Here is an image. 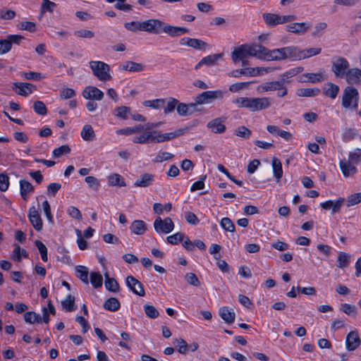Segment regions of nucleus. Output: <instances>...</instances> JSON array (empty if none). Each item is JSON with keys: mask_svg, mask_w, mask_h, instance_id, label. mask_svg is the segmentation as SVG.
Returning a JSON list of instances; mask_svg holds the SVG:
<instances>
[{"mask_svg": "<svg viewBox=\"0 0 361 361\" xmlns=\"http://www.w3.org/2000/svg\"><path fill=\"white\" fill-rule=\"evenodd\" d=\"M296 47L290 46L270 50L267 48L264 60L266 61H281L287 59L294 60L297 56Z\"/></svg>", "mask_w": 361, "mask_h": 361, "instance_id": "nucleus-1", "label": "nucleus"}, {"mask_svg": "<svg viewBox=\"0 0 361 361\" xmlns=\"http://www.w3.org/2000/svg\"><path fill=\"white\" fill-rule=\"evenodd\" d=\"M359 92L353 86H347L342 95L341 104L344 109L356 110L358 107Z\"/></svg>", "mask_w": 361, "mask_h": 361, "instance_id": "nucleus-2", "label": "nucleus"}, {"mask_svg": "<svg viewBox=\"0 0 361 361\" xmlns=\"http://www.w3.org/2000/svg\"><path fill=\"white\" fill-rule=\"evenodd\" d=\"M90 67L92 73L101 81H107L111 79V75L109 73V66L100 61H91L90 62Z\"/></svg>", "mask_w": 361, "mask_h": 361, "instance_id": "nucleus-3", "label": "nucleus"}, {"mask_svg": "<svg viewBox=\"0 0 361 361\" xmlns=\"http://www.w3.org/2000/svg\"><path fill=\"white\" fill-rule=\"evenodd\" d=\"M185 129H177L173 132L161 134L157 130H153L152 142H163L171 140L176 137L183 135L185 133Z\"/></svg>", "mask_w": 361, "mask_h": 361, "instance_id": "nucleus-4", "label": "nucleus"}, {"mask_svg": "<svg viewBox=\"0 0 361 361\" xmlns=\"http://www.w3.org/2000/svg\"><path fill=\"white\" fill-rule=\"evenodd\" d=\"M223 92L221 90L206 91L196 96L195 101L197 104H204L212 102L216 99H221Z\"/></svg>", "mask_w": 361, "mask_h": 361, "instance_id": "nucleus-5", "label": "nucleus"}, {"mask_svg": "<svg viewBox=\"0 0 361 361\" xmlns=\"http://www.w3.org/2000/svg\"><path fill=\"white\" fill-rule=\"evenodd\" d=\"M165 23L159 19H149L144 21V31L154 35H159L164 31Z\"/></svg>", "mask_w": 361, "mask_h": 361, "instance_id": "nucleus-6", "label": "nucleus"}, {"mask_svg": "<svg viewBox=\"0 0 361 361\" xmlns=\"http://www.w3.org/2000/svg\"><path fill=\"white\" fill-rule=\"evenodd\" d=\"M349 70V63L343 57H338L333 61L332 71L336 77L343 78Z\"/></svg>", "mask_w": 361, "mask_h": 361, "instance_id": "nucleus-7", "label": "nucleus"}, {"mask_svg": "<svg viewBox=\"0 0 361 361\" xmlns=\"http://www.w3.org/2000/svg\"><path fill=\"white\" fill-rule=\"evenodd\" d=\"M154 228L157 232L166 234L173 230L174 224L169 217H166L164 219L157 217L154 221Z\"/></svg>", "mask_w": 361, "mask_h": 361, "instance_id": "nucleus-8", "label": "nucleus"}, {"mask_svg": "<svg viewBox=\"0 0 361 361\" xmlns=\"http://www.w3.org/2000/svg\"><path fill=\"white\" fill-rule=\"evenodd\" d=\"M270 105V99L268 97H250L248 109L250 110L251 111H261L269 108Z\"/></svg>", "mask_w": 361, "mask_h": 361, "instance_id": "nucleus-9", "label": "nucleus"}, {"mask_svg": "<svg viewBox=\"0 0 361 361\" xmlns=\"http://www.w3.org/2000/svg\"><path fill=\"white\" fill-rule=\"evenodd\" d=\"M35 85L28 82H16L13 83L12 90L18 95L27 97L30 94Z\"/></svg>", "mask_w": 361, "mask_h": 361, "instance_id": "nucleus-10", "label": "nucleus"}, {"mask_svg": "<svg viewBox=\"0 0 361 361\" xmlns=\"http://www.w3.org/2000/svg\"><path fill=\"white\" fill-rule=\"evenodd\" d=\"M361 344V339L357 331L349 332L345 338V345L348 351L356 350Z\"/></svg>", "mask_w": 361, "mask_h": 361, "instance_id": "nucleus-11", "label": "nucleus"}, {"mask_svg": "<svg viewBox=\"0 0 361 361\" xmlns=\"http://www.w3.org/2000/svg\"><path fill=\"white\" fill-rule=\"evenodd\" d=\"M83 97L89 100L101 101L104 97V93L94 86L86 87L82 93Z\"/></svg>", "mask_w": 361, "mask_h": 361, "instance_id": "nucleus-12", "label": "nucleus"}, {"mask_svg": "<svg viewBox=\"0 0 361 361\" xmlns=\"http://www.w3.org/2000/svg\"><path fill=\"white\" fill-rule=\"evenodd\" d=\"M127 286L139 296H145V291L142 284L133 276H128L126 278Z\"/></svg>", "mask_w": 361, "mask_h": 361, "instance_id": "nucleus-13", "label": "nucleus"}, {"mask_svg": "<svg viewBox=\"0 0 361 361\" xmlns=\"http://www.w3.org/2000/svg\"><path fill=\"white\" fill-rule=\"evenodd\" d=\"M28 218L31 224L36 231H39L42 229V220L38 211L34 206L30 207L29 209Z\"/></svg>", "mask_w": 361, "mask_h": 361, "instance_id": "nucleus-14", "label": "nucleus"}, {"mask_svg": "<svg viewBox=\"0 0 361 361\" xmlns=\"http://www.w3.org/2000/svg\"><path fill=\"white\" fill-rule=\"evenodd\" d=\"M249 56L247 44H241L240 46L235 48L231 53V59L234 63L245 59Z\"/></svg>", "mask_w": 361, "mask_h": 361, "instance_id": "nucleus-15", "label": "nucleus"}, {"mask_svg": "<svg viewBox=\"0 0 361 361\" xmlns=\"http://www.w3.org/2000/svg\"><path fill=\"white\" fill-rule=\"evenodd\" d=\"M224 121L225 119L223 118H216L208 122L207 127L214 133L221 134L226 130Z\"/></svg>", "mask_w": 361, "mask_h": 361, "instance_id": "nucleus-16", "label": "nucleus"}, {"mask_svg": "<svg viewBox=\"0 0 361 361\" xmlns=\"http://www.w3.org/2000/svg\"><path fill=\"white\" fill-rule=\"evenodd\" d=\"M354 164L348 159H343L340 160L339 166L345 177H350L357 173V168Z\"/></svg>", "mask_w": 361, "mask_h": 361, "instance_id": "nucleus-17", "label": "nucleus"}, {"mask_svg": "<svg viewBox=\"0 0 361 361\" xmlns=\"http://www.w3.org/2000/svg\"><path fill=\"white\" fill-rule=\"evenodd\" d=\"M189 30L186 27L173 26L165 23L163 32L171 37H176L188 33Z\"/></svg>", "mask_w": 361, "mask_h": 361, "instance_id": "nucleus-18", "label": "nucleus"}, {"mask_svg": "<svg viewBox=\"0 0 361 361\" xmlns=\"http://www.w3.org/2000/svg\"><path fill=\"white\" fill-rule=\"evenodd\" d=\"M311 27L310 23H294L286 26L287 31L298 35L305 34Z\"/></svg>", "mask_w": 361, "mask_h": 361, "instance_id": "nucleus-19", "label": "nucleus"}, {"mask_svg": "<svg viewBox=\"0 0 361 361\" xmlns=\"http://www.w3.org/2000/svg\"><path fill=\"white\" fill-rule=\"evenodd\" d=\"M247 49L250 56L257 57V59L264 60L267 47L258 44L252 45L247 44Z\"/></svg>", "mask_w": 361, "mask_h": 361, "instance_id": "nucleus-20", "label": "nucleus"}, {"mask_svg": "<svg viewBox=\"0 0 361 361\" xmlns=\"http://www.w3.org/2000/svg\"><path fill=\"white\" fill-rule=\"evenodd\" d=\"M345 78L348 84L361 85V70L359 68L349 69Z\"/></svg>", "mask_w": 361, "mask_h": 361, "instance_id": "nucleus-21", "label": "nucleus"}, {"mask_svg": "<svg viewBox=\"0 0 361 361\" xmlns=\"http://www.w3.org/2000/svg\"><path fill=\"white\" fill-rule=\"evenodd\" d=\"M223 56V54H215L207 56L202 58L200 61L195 66V69H199L202 66H214L216 62L220 60Z\"/></svg>", "mask_w": 361, "mask_h": 361, "instance_id": "nucleus-22", "label": "nucleus"}, {"mask_svg": "<svg viewBox=\"0 0 361 361\" xmlns=\"http://www.w3.org/2000/svg\"><path fill=\"white\" fill-rule=\"evenodd\" d=\"M154 181V175L152 173H144L136 180L134 185L136 187L147 188L153 184Z\"/></svg>", "mask_w": 361, "mask_h": 361, "instance_id": "nucleus-23", "label": "nucleus"}, {"mask_svg": "<svg viewBox=\"0 0 361 361\" xmlns=\"http://www.w3.org/2000/svg\"><path fill=\"white\" fill-rule=\"evenodd\" d=\"M297 56L294 57V60L304 59L310 56H316L321 53V48H309L304 50H300L296 47Z\"/></svg>", "mask_w": 361, "mask_h": 361, "instance_id": "nucleus-24", "label": "nucleus"}, {"mask_svg": "<svg viewBox=\"0 0 361 361\" xmlns=\"http://www.w3.org/2000/svg\"><path fill=\"white\" fill-rule=\"evenodd\" d=\"M343 202L344 199L340 197L335 202L332 200H328L324 202H322L320 206L324 209H332V212L335 213L339 212Z\"/></svg>", "mask_w": 361, "mask_h": 361, "instance_id": "nucleus-25", "label": "nucleus"}, {"mask_svg": "<svg viewBox=\"0 0 361 361\" xmlns=\"http://www.w3.org/2000/svg\"><path fill=\"white\" fill-rule=\"evenodd\" d=\"M271 166L274 177L275 178L276 182L279 183L283 176L281 161L279 159L274 157L271 160Z\"/></svg>", "mask_w": 361, "mask_h": 361, "instance_id": "nucleus-26", "label": "nucleus"}, {"mask_svg": "<svg viewBox=\"0 0 361 361\" xmlns=\"http://www.w3.org/2000/svg\"><path fill=\"white\" fill-rule=\"evenodd\" d=\"M262 18L269 27H274L280 23V15L271 13H264L262 14Z\"/></svg>", "mask_w": 361, "mask_h": 361, "instance_id": "nucleus-27", "label": "nucleus"}, {"mask_svg": "<svg viewBox=\"0 0 361 361\" xmlns=\"http://www.w3.org/2000/svg\"><path fill=\"white\" fill-rule=\"evenodd\" d=\"M120 69L130 72H141L145 69V66L140 63L126 61L120 66Z\"/></svg>", "mask_w": 361, "mask_h": 361, "instance_id": "nucleus-28", "label": "nucleus"}, {"mask_svg": "<svg viewBox=\"0 0 361 361\" xmlns=\"http://www.w3.org/2000/svg\"><path fill=\"white\" fill-rule=\"evenodd\" d=\"M34 189L35 188L31 183L25 180H20V192L24 200H27L28 194L32 192Z\"/></svg>", "mask_w": 361, "mask_h": 361, "instance_id": "nucleus-29", "label": "nucleus"}, {"mask_svg": "<svg viewBox=\"0 0 361 361\" xmlns=\"http://www.w3.org/2000/svg\"><path fill=\"white\" fill-rule=\"evenodd\" d=\"M323 92L326 97L335 99L339 92V87L332 82H327L323 87Z\"/></svg>", "mask_w": 361, "mask_h": 361, "instance_id": "nucleus-30", "label": "nucleus"}, {"mask_svg": "<svg viewBox=\"0 0 361 361\" xmlns=\"http://www.w3.org/2000/svg\"><path fill=\"white\" fill-rule=\"evenodd\" d=\"M281 84L279 81H271L261 84L257 90L259 92H264L269 91L281 90Z\"/></svg>", "mask_w": 361, "mask_h": 361, "instance_id": "nucleus-31", "label": "nucleus"}, {"mask_svg": "<svg viewBox=\"0 0 361 361\" xmlns=\"http://www.w3.org/2000/svg\"><path fill=\"white\" fill-rule=\"evenodd\" d=\"M219 315L221 318L228 324H232L235 320V313L233 310L227 307L220 308Z\"/></svg>", "mask_w": 361, "mask_h": 361, "instance_id": "nucleus-32", "label": "nucleus"}, {"mask_svg": "<svg viewBox=\"0 0 361 361\" xmlns=\"http://www.w3.org/2000/svg\"><path fill=\"white\" fill-rule=\"evenodd\" d=\"M275 70L274 68L271 67H256V68H247L248 76L255 77L261 75L265 73H269Z\"/></svg>", "mask_w": 361, "mask_h": 361, "instance_id": "nucleus-33", "label": "nucleus"}, {"mask_svg": "<svg viewBox=\"0 0 361 361\" xmlns=\"http://www.w3.org/2000/svg\"><path fill=\"white\" fill-rule=\"evenodd\" d=\"M130 228L133 233L136 235H142L145 232L147 226L145 221L142 220H135L132 223Z\"/></svg>", "mask_w": 361, "mask_h": 361, "instance_id": "nucleus-34", "label": "nucleus"}, {"mask_svg": "<svg viewBox=\"0 0 361 361\" xmlns=\"http://www.w3.org/2000/svg\"><path fill=\"white\" fill-rule=\"evenodd\" d=\"M105 276V287L106 288L114 293H116L119 290V284L117 281L114 278H110L109 274L106 273Z\"/></svg>", "mask_w": 361, "mask_h": 361, "instance_id": "nucleus-35", "label": "nucleus"}, {"mask_svg": "<svg viewBox=\"0 0 361 361\" xmlns=\"http://www.w3.org/2000/svg\"><path fill=\"white\" fill-rule=\"evenodd\" d=\"M103 306L106 310L115 312L120 309L121 304L117 298L111 297L104 302Z\"/></svg>", "mask_w": 361, "mask_h": 361, "instance_id": "nucleus-36", "label": "nucleus"}, {"mask_svg": "<svg viewBox=\"0 0 361 361\" xmlns=\"http://www.w3.org/2000/svg\"><path fill=\"white\" fill-rule=\"evenodd\" d=\"M108 181L109 185L124 187L126 183L122 176L118 173H112L108 176Z\"/></svg>", "mask_w": 361, "mask_h": 361, "instance_id": "nucleus-37", "label": "nucleus"}, {"mask_svg": "<svg viewBox=\"0 0 361 361\" xmlns=\"http://www.w3.org/2000/svg\"><path fill=\"white\" fill-rule=\"evenodd\" d=\"M322 80V73H305L300 76V82H311L315 83L320 82Z\"/></svg>", "mask_w": 361, "mask_h": 361, "instance_id": "nucleus-38", "label": "nucleus"}, {"mask_svg": "<svg viewBox=\"0 0 361 361\" xmlns=\"http://www.w3.org/2000/svg\"><path fill=\"white\" fill-rule=\"evenodd\" d=\"M153 131L147 130L142 134L134 137L133 143L145 144L147 142H152Z\"/></svg>", "mask_w": 361, "mask_h": 361, "instance_id": "nucleus-39", "label": "nucleus"}, {"mask_svg": "<svg viewBox=\"0 0 361 361\" xmlns=\"http://www.w3.org/2000/svg\"><path fill=\"white\" fill-rule=\"evenodd\" d=\"M81 137L84 140L90 141L94 139L95 133L90 125H85L81 131Z\"/></svg>", "mask_w": 361, "mask_h": 361, "instance_id": "nucleus-40", "label": "nucleus"}, {"mask_svg": "<svg viewBox=\"0 0 361 361\" xmlns=\"http://www.w3.org/2000/svg\"><path fill=\"white\" fill-rule=\"evenodd\" d=\"M24 319L27 323L29 324H40L42 322V317L40 314H37L35 312L30 311L24 314Z\"/></svg>", "mask_w": 361, "mask_h": 361, "instance_id": "nucleus-41", "label": "nucleus"}, {"mask_svg": "<svg viewBox=\"0 0 361 361\" xmlns=\"http://www.w3.org/2000/svg\"><path fill=\"white\" fill-rule=\"evenodd\" d=\"M75 271L77 273V276L85 284H88L89 280H88V269L86 267L84 266H77L75 267Z\"/></svg>", "mask_w": 361, "mask_h": 361, "instance_id": "nucleus-42", "label": "nucleus"}, {"mask_svg": "<svg viewBox=\"0 0 361 361\" xmlns=\"http://www.w3.org/2000/svg\"><path fill=\"white\" fill-rule=\"evenodd\" d=\"M320 92L318 88H301L297 92V94L300 97H315Z\"/></svg>", "mask_w": 361, "mask_h": 361, "instance_id": "nucleus-43", "label": "nucleus"}, {"mask_svg": "<svg viewBox=\"0 0 361 361\" xmlns=\"http://www.w3.org/2000/svg\"><path fill=\"white\" fill-rule=\"evenodd\" d=\"M124 27L128 30L132 32L144 31V21H131L129 23H126Z\"/></svg>", "mask_w": 361, "mask_h": 361, "instance_id": "nucleus-44", "label": "nucleus"}, {"mask_svg": "<svg viewBox=\"0 0 361 361\" xmlns=\"http://www.w3.org/2000/svg\"><path fill=\"white\" fill-rule=\"evenodd\" d=\"M173 345L177 350L181 354H185L188 352V345L183 338H176L173 341Z\"/></svg>", "mask_w": 361, "mask_h": 361, "instance_id": "nucleus-45", "label": "nucleus"}, {"mask_svg": "<svg viewBox=\"0 0 361 361\" xmlns=\"http://www.w3.org/2000/svg\"><path fill=\"white\" fill-rule=\"evenodd\" d=\"M130 114V108L125 106L117 107L114 110V115L122 119H127Z\"/></svg>", "mask_w": 361, "mask_h": 361, "instance_id": "nucleus-46", "label": "nucleus"}, {"mask_svg": "<svg viewBox=\"0 0 361 361\" xmlns=\"http://www.w3.org/2000/svg\"><path fill=\"white\" fill-rule=\"evenodd\" d=\"M74 303H75V298L71 295H68L66 297V298L61 302L63 308L65 309L66 311L69 312L75 310Z\"/></svg>", "mask_w": 361, "mask_h": 361, "instance_id": "nucleus-47", "label": "nucleus"}, {"mask_svg": "<svg viewBox=\"0 0 361 361\" xmlns=\"http://www.w3.org/2000/svg\"><path fill=\"white\" fill-rule=\"evenodd\" d=\"M165 103L164 99H157L153 100H146L143 102L142 104L147 107H151L154 109H158L161 107Z\"/></svg>", "mask_w": 361, "mask_h": 361, "instance_id": "nucleus-48", "label": "nucleus"}, {"mask_svg": "<svg viewBox=\"0 0 361 361\" xmlns=\"http://www.w3.org/2000/svg\"><path fill=\"white\" fill-rule=\"evenodd\" d=\"M90 281L95 288H100L102 286V276L98 272H92L90 274Z\"/></svg>", "mask_w": 361, "mask_h": 361, "instance_id": "nucleus-49", "label": "nucleus"}, {"mask_svg": "<svg viewBox=\"0 0 361 361\" xmlns=\"http://www.w3.org/2000/svg\"><path fill=\"white\" fill-rule=\"evenodd\" d=\"M70 152V147L68 145H64L53 150V157L57 159L64 154H69Z\"/></svg>", "mask_w": 361, "mask_h": 361, "instance_id": "nucleus-50", "label": "nucleus"}, {"mask_svg": "<svg viewBox=\"0 0 361 361\" xmlns=\"http://www.w3.org/2000/svg\"><path fill=\"white\" fill-rule=\"evenodd\" d=\"M35 243L40 253L42 261L44 262H47V248L46 245L39 240H36Z\"/></svg>", "mask_w": 361, "mask_h": 361, "instance_id": "nucleus-51", "label": "nucleus"}, {"mask_svg": "<svg viewBox=\"0 0 361 361\" xmlns=\"http://www.w3.org/2000/svg\"><path fill=\"white\" fill-rule=\"evenodd\" d=\"M173 157V154L166 152H159L154 159H152L154 163H161L164 161L169 160Z\"/></svg>", "mask_w": 361, "mask_h": 361, "instance_id": "nucleus-52", "label": "nucleus"}, {"mask_svg": "<svg viewBox=\"0 0 361 361\" xmlns=\"http://www.w3.org/2000/svg\"><path fill=\"white\" fill-rule=\"evenodd\" d=\"M74 35L78 38H87L91 39L94 37V32L86 30V29H80L77 30L74 32Z\"/></svg>", "mask_w": 361, "mask_h": 361, "instance_id": "nucleus-53", "label": "nucleus"}, {"mask_svg": "<svg viewBox=\"0 0 361 361\" xmlns=\"http://www.w3.org/2000/svg\"><path fill=\"white\" fill-rule=\"evenodd\" d=\"M221 226L226 231L234 232L235 226L233 221L228 217H224L221 220Z\"/></svg>", "mask_w": 361, "mask_h": 361, "instance_id": "nucleus-54", "label": "nucleus"}, {"mask_svg": "<svg viewBox=\"0 0 361 361\" xmlns=\"http://www.w3.org/2000/svg\"><path fill=\"white\" fill-rule=\"evenodd\" d=\"M21 75L26 80H32L35 81H39L44 78L41 73L32 71L23 73Z\"/></svg>", "mask_w": 361, "mask_h": 361, "instance_id": "nucleus-55", "label": "nucleus"}, {"mask_svg": "<svg viewBox=\"0 0 361 361\" xmlns=\"http://www.w3.org/2000/svg\"><path fill=\"white\" fill-rule=\"evenodd\" d=\"M144 310L146 315L151 319H155L159 315L158 310L153 305H144Z\"/></svg>", "mask_w": 361, "mask_h": 361, "instance_id": "nucleus-56", "label": "nucleus"}, {"mask_svg": "<svg viewBox=\"0 0 361 361\" xmlns=\"http://www.w3.org/2000/svg\"><path fill=\"white\" fill-rule=\"evenodd\" d=\"M185 235L183 233L178 232L172 235H169L166 238V240L171 245H176L179 242L183 241Z\"/></svg>", "mask_w": 361, "mask_h": 361, "instance_id": "nucleus-57", "label": "nucleus"}, {"mask_svg": "<svg viewBox=\"0 0 361 361\" xmlns=\"http://www.w3.org/2000/svg\"><path fill=\"white\" fill-rule=\"evenodd\" d=\"M234 134L240 137L248 138L251 135V130L247 127L241 126L235 130Z\"/></svg>", "mask_w": 361, "mask_h": 361, "instance_id": "nucleus-58", "label": "nucleus"}, {"mask_svg": "<svg viewBox=\"0 0 361 361\" xmlns=\"http://www.w3.org/2000/svg\"><path fill=\"white\" fill-rule=\"evenodd\" d=\"M357 135V130L355 128H346L342 135L343 141L348 142L354 139Z\"/></svg>", "mask_w": 361, "mask_h": 361, "instance_id": "nucleus-59", "label": "nucleus"}, {"mask_svg": "<svg viewBox=\"0 0 361 361\" xmlns=\"http://www.w3.org/2000/svg\"><path fill=\"white\" fill-rule=\"evenodd\" d=\"M348 160L353 164H357L361 161V149L356 148L354 151L350 152L348 154Z\"/></svg>", "mask_w": 361, "mask_h": 361, "instance_id": "nucleus-60", "label": "nucleus"}, {"mask_svg": "<svg viewBox=\"0 0 361 361\" xmlns=\"http://www.w3.org/2000/svg\"><path fill=\"white\" fill-rule=\"evenodd\" d=\"M361 202V192L349 195L347 198V207L353 206Z\"/></svg>", "mask_w": 361, "mask_h": 361, "instance_id": "nucleus-61", "label": "nucleus"}, {"mask_svg": "<svg viewBox=\"0 0 361 361\" xmlns=\"http://www.w3.org/2000/svg\"><path fill=\"white\" fill-rule=\"evenodd\" d=\"M34 111L39 115L44 116L47 113L45 104L41 101H37L33 105Z\"/></svg>", "mask_w": 361, "mask_h": 361, "instance_id": "nucleus-62", "label": "nucleus"}, {"mask_svg": "<svg viewBox=\"0 0 361 361\" xmlns=\"http://www.w3.org/2000/svg\"><path fill=\"white\" fill-rule=\"evenodd\" d=\"M178 101L175 98H169L166 106H164V112L165 114H169L173 112L176 107H177V104Z\"/></svg>", "mask_w": 361, "mask_h": 361, "instance_id": "nucleus-63", "label": "nucleus"}, {"mask_svg": "<svg viewBox=\"0 0 361 361\" xmlns=\"http://www.w3.org/2000/svg\"><path fill=\"white\" fill-rule=\"evenodd\" d=\"M9 186V177L8 175L1 173H0V191L5 192L8 190Z\"/></svg>", "mask_w": 361, "mask_h": 361, "instance_id": "nucleus-64", "label": "nucleus"}]
</instances>
